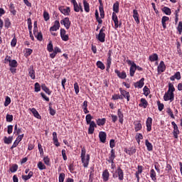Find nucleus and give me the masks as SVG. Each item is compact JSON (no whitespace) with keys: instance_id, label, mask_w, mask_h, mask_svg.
Here are the masks:
<instances>
[{"instance_id":"f257e3e1","label":"nucleus","mask_w":182,"mask_h":182,"mask_svg":"<svg viewBox=\"0 0 182 182\" xmlns=\"http://www.w3.org/2000/svg\"><path fill=\"white\" fill-rule=\"evenodd\" d=\"M81 147V161L83 164V167H85V168H87L88 166H89V161H90V155L89 154H87L86 155V148H85V146Z\"/></svg>"},{"instance_id":"f03ea898","label":"nucleus","mask_w":182,"mask_h":182,"mask_svg":"<svg viewBox=\"0 0 182 182\" xmlns=\"http://www.w3.org/2000/svg\"><path fill=\"white\" fill-rule=\"evenodd\" d=\"M113 178H117L119 180V181H123L124 180V172L123 171V169L120 166H118L117 170L115 171V173L112 174Z\"/></svg>"},{"instance_id":"7ed1b4c3","label":"nucleus","mask_w":182,"mask_h":182,"mask_svg":"<svg viewBox=\"0 0 182 182\" xmlns=\"http://www.w3.org/2000/svg\"><path fill=\"white\" fill-rule=\"evenodd\" d=\"M105 32H106V27L103 26L100 29V33H99L98 36H97V41H99L102 43H105V41L106 39V33Z\"/></svg>"},{"instance_id":"20e7f679","label":"nucleus","mask_w":182,"mask_h":182,"mask_svg":"<svg viewBox=\"0 0 182 182\" xmlns=\"http://www.w3.org/2000/svg\"><path fill=\"white\" fill-rule=\"evenodd\" d=\"M127 63L131 67L129 68V75L131 77H133L134 76V73H136V64L134 62L130 60H127Z\"/></svg>"},{"instance_id":"39448f33","label":"nucleus","mask_w":182,"mask_h":182,"mask_svg":"<svg viewBox=\"0 0 182 182\" xmlns=\"http://www.w3.org/2000/svg\"><path fill=\"white\" fill-rule=\"evenodd\" d=\"M112 19L114 23L115 29H117V28H122V21H119V18L117 17V14H116V13L112 12Z\"/></svg>"},{"instance_id":"423d86ee","label":"nucleus","mask_w":182,"mask_h":182,"mask_svg":"<svg viewBox=\"0 0 182 182\" xmlns=\"http://www.w3.org/2000/svg\"><path fill=\"white\" fill-rule=\"evenodd\" d=\"M116 159V151L114 149H112L110 151V153L109 154V157L107 159L108 163H111L112 164H114V159Z\"/></svg>"},{"instance_id":"0eeeda50","label":"nucleus","mask_w":182,"mask_h":182,"mask_svg":"<svg viewBox=\"0 0 182 182\" xmlns=\"http://www.w3.org/2000/svg\"><path fill=\"white\" fill-rule=\"evenodd\" d=\"M60 35L62 41L64 42L69 41V35L66 34V30L65 28H60Z\"/></svg>"},{"instance_id":"6e6552de","label":"nucleus","mask_w":182,"mask_h":182,"mask_svg":"<svg viewBox=\"0 0 182 182\" xmlns=\"http://www.w3.org/2000/svg\"><path fill=\"white\" fill-rule=\"evenodd\" d=\"M164 100L165 102H173L174 100V93L168 92V91L164 95Z\"/></svg>"},{"instance_id":"1a4fd4ad","label":"nucleus","mask_w":182,"mask_h":182,"mask_svg":"<svg viewBox=\"0 0 182 182\" xmlns=\"http://www.w3.org/2000/svg\"><path fill=\"white\" fill-rule=\"evenodd\" d=\"M61 25H64L65 28L69 29L70 28L71 22L69 17H65L64 19L60 21Z\"/></svg>"},{"instance_id":"9d476101","label":"nucleus","mask_w":182,"mask_h":182,"mask_svg":"<svg viewBox=\"0 0 182 182\" xmlns=\"http://www.w3.org/2000/svg\"><path fill=\"white\" fill-rule=\"evenodd\" d=\"M59 11L61 12V14H63V15H65V16H69L70 14V7H66L65 9L64 6H60L58 8Z\"/></svg>"},{"instance_id":"9b49d317","label":"nucleus","mask_w":182,"mask_h":182,"mask_svg":"<svg viewBox=\"0 0 182 182\" xmlns=\"http://www.w3.org/2000/svg\"><path fill=\"white\" fill-rule=\"evenodd\" d=\"M59 28H60V23L59 21L56 20L54 21L53 26L50 28V32H55L56 31H59Z\"/></svg>"},{"instance_id":"f8f14e48","label":"nucleus","mask_w":182,"mask_h":182,"mask_svg":"<svg viewBox=\"0 0 182 182\" xmlns=\"http://www.w3.org/2000/svg\"><path fill=\"white\" fill-rule=\"evenodd\" d=\"M143 173V166H138L137 171L135 173V177L136 178L137 182H140V174Z\"/></svg>"},{"instance_id":"ddd939ff","label":"nucleus","mask_w":182,"mask_h":182,"mask_svg":"<svg viewBox=\"0 0 182 182\" xmlns=\"http://www.w3.org/2000/svg\"><path fill=\"white\" fill-rule=\"evenodd\" d=\"M90 124V127L88 128V134H93L95 133V129L97 127V125L96 124V122L95 121H92V122Z\"/></svg>"},{"instance_id":"4468645a","label":"nucleus","mask_w":182,"mask_h":182,"mask_svg":"<svg viewBox=\"0 0 182 182\" xmlns=\"http://www.w3.org/2000/svg\"><path fill=\"white\" fill-rule=\"evenodd\" d=\"M153 124V118L149 117L146 121V131L151 132V126Z\"/></svg>"},{"instance_id":"2eb2a0df","label":"nucleus","mask_w":182,"mask_h":182,"mask_svg":"<svg viewBox=\"0 0 182 182\" xmlns=\"http://www.w3.org/2000/svg\"><path fill=\"white\" fill-rule=\"evenodd\" d=\"M119 92L123 97L127 99V102H130V92L123 90L122 88H119Z\"/></svg>"},{"instance_id":"dca6fc26","label":"nucleus","mask_w":182,"mask_h":182,"mask_svg":"<svg viewBox=\"0 0 182 182\" xmlns=\"http://www.w3.org/2000/svg\"><path fill=\"white\" fill-rule=\"evenodd\" d=\"M158 73H163V72H166V64H164V61H161L158 68H157Z\"/></svg>"},{"instance_id":"f3484780","label":"nucleus","mask_w":182,"mask_h":182,"mask_svg":"<svg viewBox=\"0 0 182 182\" xmlns=\"http://www.w3.org/2000/svg\"><path fill=\"white\" fill-rule=\"evenodd\" d=\"M28 76H30V77L33 79V80H35V79H36V75H35V70L33 69V65H31L28 68Z\"/></svg>"},{"instance_id":"a211bd4d","label":"nucleus","mask_w":182,"mask_h":182,"mask_svg":"<svg viewBox=\"0 0 182 182\" xmlns=\"http://www.w3.org/2000/svg\"><path fill=\"white\" fill-rule=\"evenodd\" d=\"M135 132H140L143 129V125L141 124V121H136L134 122Z\"/></svg>"},{"instance_id":"6ab92c4d","label":"nucleus","mask_w":182,"mask_h":182,"mask_svg":"<svg viewBox=\"0 0 182 182\" xmlns=\"http://www.w3.org/2000/svg\"><path fill=\"white\" fill-rule=\"evenodd\" d=\"M136 23H137V25H139V23H140V19L139 18V17L140 16V15L139 14V11H137L136 9H134L133 10V15H132Z\"/></svg>"},{"instance_id":"aec40b11","label":"nucleus","mask_w":182,"mask_h":182,"mask_svg":"<svg viewBox=\"0 0 182 182\" xmlns=\"http://www.w3.org/2000/svg\"><path fill=\"white\" fill-rule=\"evenodd\" d=\"M114 72L119 79H126L127 77V74L124 71L120 72L119 70H115Z\"/></svg>"},{"instance_id":"412c9836","label":"nucleus","mask_w":182,"mask_h":182,"mask_svg":"<svg viewBox=\"0 0 182 182\" xmlns=\"http://www.w3.org/2000/svg\"><path fill=\"white\" fill-rule=\"evenodd\" d=\"M117 116L119 117V122L121 124H123V122H124V114L122 112V109H118L117 110Z\"/></svg>"},{"instance_id":"4be33fe9","label":"nucleus","mask_w":182,"mask_h":182,"mask_svg":"<svg viewBox=\"0 0 182 182\" xmlns=\"http://www.w3.org/2000/svg\"><path fill=\"white\" fill-rule=\"evenodd\" d=\"M176 79V80H180V79H181V73L179 71L176 72L173 75L170 77V80L172 82H174Z\"/></svg>"},{"instance_id":"5701e85b","label":"nucleus","mask_w":182,"mask_h":182,"mask_svg":"<svg viewBox=\"0 0 182 182\" xmlns=\"http://www.w3.org/2000/svg\"><path fill=\"white\" fill-rule=\"evenodd\" d=\"M99 137H100V140L101 143H106V139L107 137L106 132H100L99 133Z\"/></svg>"},{"instance_id":"b1692460","label":"nucleus","mask_w":182,"mask_h":182,"mask_svg":"<svg viewBox=\"0 0 182 182\" xmlns=\"http://www.w3.org/2000/svg\"><path fill=\"white\" fill-rule=\"evenodd\" d=\"M29 110L33 114L34 117L39 119H42V117L39 114V112H38L36 108H29Z\"/></svg>"},{"instance_id":"393cba45","label":"nucleus","mask_w":182,"mask_h":182,"mask_svg":"<svg viewBox=\"0 0 182 182\" xmlns=\"http://www.w3.org/2000/svg\"><path fill=\"white\" fill-rule=\"evenodd\" d=\"M33 177V171H31L28 175H22L21 178L24 181H28V180H31Z\"/></svg>"},{"instance_id":"a878e982","label":"nucleus","mask_w":182,"mask_h":182,"mask_svg":"<svg viewBox=\"0 0 182 182\" xmlns=\"http://www.w3.org/2000/svg\"><path fill=\"white\" fill-rule=\"evenodd\" d=\"M144 86V77H142L138 82H135L134 87H139V89H141Z\"/></svg>"},{"instance_id":"bb28decb","label":"nucleus","mask_w":182,"mask_h":182,"mask_svg":"<svg viewBox=\"0 0 182 182\" xmlns=\"http://www.w3.org/2000/svg\"><path fill=\"white\" fill-rule=\"evenodd\" d=\"M150 177L152 181L156 182L157 181V173L154 169H151L150 171Z\"/></svg>"},{"instance_id":"cd10ccee","label":"nucleus","mask_w":182,"mask_h":182,"mask_svg":"<svg viewBox=\"0 0 182 182\" xmlns=\"http://www.w3.org/2000/svg\"><path fill=\"white\" fill-rule=\"evenodd\" d=\"M139 107H144V109H146L147 106H149V102L146 100V98L141 99V103L139 104Z\"/></svg>"},{"instance_id":"c85d7f7f","label":"nucleus","mask_w":182,"mask_h":182,"mask_svg":"<svg viewBox=\"0 0 182 182\" xmlns=\"http://www.w3.org/2000/svg\"><path fill=\"white\" fill-rule=\"evenodd\" d=\"M41 89L45 92L48 96H50L52 95V91L50 90V89L46 86V84H42L41 85Z\"/></svg>"},{"instance_id":"c756f323","label":"nucleus","mask_w":182,"mask_h":182,"mask_svg":"<svg viewBox=\"0 0 182 182\" xmlns=\"http://www.w3.org/2000/svg\"><path fill=\"white\" fill-rule=\"evenodd\" d=\"M173 134L175 139H178V134H180V130L178 129V126L176 125L173 127Z\"/></svg>"},{"instance_id":"7c9ffc66","label":"nucleus","mask_w":182,"mask_h":182,"mask_svg":"<svg viewBox=\"0 0 182 182\" xmlns=\"http://www.w3.org/2000/svg\"><path fill=\"white\" fill-rule=\"evenodd\" d=\"M109 171L107 169H105L103 172H102V178L104 181H109Z\"/></svg>"},{"instance_id":"2f4dec72","label":"nucleus","mask_w":182,"mask_h":182,"mask_svg":"<svg viewBox=\"0 0 182 182\" xmlns=\"http://www.w3.org/2000/svg\"><path fill=\"white\" fill-rule=\"evenodd\" d=\"M124 151L127 154H129V156H133V154L136 153V149L132 146L129 149H125Z\"/></svg>"},{"instance_id":"473e14b6","label":"nucleus","mask_w":182,"mask_h":182,"mask_svg":"<svg viewBox=\"0 0 182 182\" xmlns=\"http://www.w3.org/2000/svg\"><path fill=\"white\" fill-rule=\"evenodd\" d=\"M149 60L150 62H156V60H159V55H157V53H153L149 55Z\"/></svg>"},{"instance_id":"72a5a7b5","label":"nucleus","mask_w":182,"mask_h":182,"mask_svg":"<svg viewBox=\"0 0 182 182\" xmlns=\"http://www.w3.org/2000/svg\"><path fill=\"white\" fill-rule=\"evenodd\" d=\"M83 5H84V10L87 12V14H89V12H90V6L87 3V1L83 0Z\"/></svg>"},{"instance_id":"f704fd0d","label":"nucleus","mask_w":182,"mask_h":182,"mask_svg":"<svg viewBox=\"0 0 182 182\" xmlns=\"http://www.w3.org/2000/svg\"><path fill=\"white\" fill-rule=\"evenodd\" d=\"M145 145L146 146L148 151H153V144L150 143V141H149L148 139H146Z\"/></svg>"},{"instance_id":"c9c22d12","label":"nucleus","mask_w":182,"mask_h":182,"mask_svg":"<svg viewBox=\"0 0 182 182\" xmlns=\"http://www.w3.org/2000/svg\"><path fill=\"white\" fill-rule=\"evenodd\" d=\"M14 140V136H4V141L5 144H11Z\"/></svg>"},{"instance_id":"e433bc0d","label":"nucleus","mask_w":182,"mask_h":182,"mask_svg":"<svg viewBox=\"0 0 182 182\" xmlns=\"http://www.w3.org/2000/svg\"><path fill=\"white\" fill-rule=\"evenodd\" d=\"M119 1H116L113 4V8H112V10L114 12V14H119Z\"/></svg>"},{"instance_id":"4c0bfd02","label":"nucleus","mask_w":182,"mask_h":182,"mask_svg":"<svg viewBox=\"0 0 182 182\" xmlns=\"http://www.w3.org/2000/svg\"><path fill=\"white\" fill-rule=\"evenodd\" d=\"M95 19L97 22H98L99 25H102L103 23V20L99 16V11L95 10Z\"/></svg>"},{"instance_id":"58836bf2","label":"nucleus","mask_w":182,"mask_h":182,"mask_svg":"<svg viewBox=\"0 0 182 182\" xmlns=\"http://www.w3.org/2000/svg\"><path fill=\"white\" fill-rule=\"evenodd\" d=\"M161 11L165 15H171V9L167 6L162 8Z\"/></svg>"},{"instance_id":"ea45409f","label":"nucleus","mask_w":182,"mask_h":182,"mask_svg":"<svg viewBox=\"0 0 182 182\" xmlns=\"http://www.w3.org/2000/svg\"><path fill=\"white\" fill-rule=\"evenodd\" d=\"M90 176L89 180L90 181H93V177H95V167L92 166L90 167Z\"/></svg>"},{"instance_id":"a19ab883","label":"nucleus","mask_w":182,"mask_h":182,"mask_svg":"<svg viewBox=\"0 0 182 182\" xmlns=\"http://www.w3.org/2000/svg\"><path fill=\"white\" fill-rule=\"evenodd\" d=\"M97 126H105L106 124V118L97 119Z\"/></svg>"},{"instance_id":"79ce46f5","label":"nucleus","mask_w":182,"mask_h":182,"mask_svg":"<svg viewBox=\"0 0 182 182\" xmlns=\"http://www.w3.org/2000/svg\"><path fill=\"white\" fill-rule=\"evenodd\" d=\"M71 4L73 5L75 12H79V4L76 0H71Z\"/></svg>"},{"instance_id":"37998d69","label":"nucleus","mask_w":182,"mask_h":182,"mask_svg":"<svg viewBox=\"0 0 182 182\" xmlns=\"http://www.w3.org/2000/svg\"><path fill=\"white\" fill-rule=\"evenodd\" d=\"M9 10L11 14H12V15L14 16L16 15V10H15V5L13 3L10 4Z\"/></svg>"},{"instance_id":"c03bdc74","label":"nucleus","mask_w":182,"mask_h":182,"mask_svg":"<svg viewBox=\"0 0 182 182\" xmlns=\"http://www.w3.org/2000/svg\"><path fill=\"white\" fill-rule=\"evenodd\" d=\"M93 119V117L90 114H87L85 117V121L87 124H90L92 123V120Z\"/></svg>"},{"instance_id":"a18cd8bd","label":"nucleus","mask_w":182,"mask_h":182,"mask_svg":"<svg viewBox=\"0 0 182 182\" xmlns=\"http://www.w3.org/2000/svg\"><path fill=\"white\" fill-rule=\"evenodd\" d=\"M168 93H174L176 92V88L174 87V85L171 82L168 83V90L167 91Z\"/></svg>"},{"instance_id":"49530a36","label":"nucleus","mask_w":182,"mask_h":182,"mask_svg":"<svg viewBox=\"0 0 182 182\" xmlns=\"http://www.w3.org/2000/svg\"><path fill=\"white\" fill-rule=\"evenodd\" d=\"M11 20H9V18H6L4 19V26L6 28V29H9L11 28Z\"/></svg>"},{"instance_id":"de8ad7c7","label":"nucleus","mask_w":182,"mask_h":182,"mask_svg":"<svg viewBox=\"0 0 182 182\" xmlns=\"http://www.w3.org/2000/svg\"><path fill=\"white\" fill-rule=\"evenodd\" d=\"M96 65L99 69H101V70H105V69H106V66H105V64L102 61H97Z\"/></svg>"},{"instance_id":"09e8293b","label":"nucleus","mask_w":182,"mask_h":182,"mask_svg":"<svg viewBox=\"0 0 182 182\" xmlns=\"http://www.w3.org/2000/svg\"><path fill=\"white\" fill-rule=\"evenodd\" d=\"M9 65L10 68H18V61L16 60H11Z\"/></svg>"},{"instance_id":"8fccbe9b","label":"nucleus","mask_w":182,"mask_h":182,"mask_svg":"<svg viewBox=\"0 0 182 182\" xmlns=\"http://www.w3.org/2000/svg\"><path fill=\"white\" fill-rule=\"evenodd\" d=\"M37 167L39 170H46V166L42 161L38 163Z\"/></svg>"},{"instance_id":"3c124183","label":"nucleus","mask_w":182,"mask_h":182,"mask_svg":"<svg viewBox=\"0 0 182 182\" xmlns=\"http://www.w3.org/2000/svg\"><path fill=\"white\" fill-rule=\"evenodd\" d=\"M166 113H168V116H170L171 119H176V117H174V114L173 113V110H171V108L168 107L166 109Z\"/></svg>"},{"instance_id":"603ef678","label":"nucleus","mask_w":182,"mask_h":182,"mask_svg":"<svg viewBox=\"0 0 182 182\" xmlns=\"http://www.w3.org/2000/svg\"><path fill=\"white\" fill-rule=\"evenodd\" d=\"M100 15L101 19H105V7H99Z\"/></svg>"},{"instance_id":"864d4df0","label":"nucleus","mask_w":182,"mask_h":182,"mask_svg":"<svg viewBox=\"0 0 182 182\" xmlns=\"http://www.w3.org/2000/svg\"><path fill=\"white\" fill-rule=\"evenodd\" d=\"M35 37L36 38V39H38V41H40V42L43 41V36L42 35V32L37 33Z\"/></svg>"},{"instance_id":"5fc2aeb1","label":"nucleus","mask_w":182,"mask_h":182,"mask_svg":"<svg viewBox=\"0 0 182 182\" xmlns=\"http://www.w3.org/2000/svg\"><path fill=\"white\" fill-rule=\"evenodd\" d=\"M18 42V40L16 39V36L14 35L13 39L11 40V46L12 48H15V46H16V43Z\"/></svg>"},{"instance_id":"6e6d98bb","label":"nucleus","mask_w":182,"mask_h":182,"mask_svg":"<svg viewBox=\"0 0 182 182\" xmlns=\"http://www.w3.org/2000/svg\"><path fill=\"white\" fill-rule=\"evenodd\" d=\"M11 173H16L18 171V164H13L10 168Z\"/></svg>"},{"instance_id":"4d7b16f0","label":"nucleus","mask_w":182,"mask_h":182,"mask_svg":"<svg viewBox=\"0 0 182 182\" xmlns=\"http://www.w3.org/2000/svg\"><path fill=\"white\" fill-rule=\"evenodd\" d=\"M144 95L145 96H149L150 95V89L147 86H144L143 88Z\"/></svg>"},{"instance_id":"13d9d810","label":"nucleus","mask_w":182,"mask_h":182,"mask_svg":"<svg viewBox=\"0 0 182 182\" xmlns=\"http://www.w3.org/2000/svg\"><path fill=\"white\" fill-rule=\"evenodd\" d=\"M9 105H11V97L6 96L5 98L4 106L5 107H8Z\"/></svg>"},{"instance_id":"bf43d9fd","label":"nucleus","mask_w":182,"mask_h":182,"mask_svg":"<svg viewBox=\"0 0 182 182\" xmlns=\"http://www.w3.org/2000/svg\"><path fill=\"white\" fill-rule=\"evenodd\" d=\"M33 52V50L32 49L26 48V53H25L26 58H28V57L31 56V55H32Z\"/></svg>"},{"instance_id":"052dcab7","label":"nucleus","mask_w":182,"mask_h":182,"mask_svg":"<svg viewBox=\"0 0 182 182\" xmlns=\"http://www.w3.org/2000/svg\"><path fill=\"white\" fill-rule=\"evenodd\" d=\"M176 29L178 32V34L181 35V33H182V21L178 22V26L176 27Z\"/></svg>"},{"instance_id":"680f3d73","label":"nucleus","mask_w":182,"mask_h":182,"mask_svg":"<svg viewBox=\"0 0 182 182\" xmlns=\"http://www.w3.org/2000/svg\"><path fill=\"white\" fill-rule=\"evenodd\" d=\"M34 90L38 93V92H41V85L39 82H36L34 85Z\"/></svg>"},{"instance_id":"e2e57ef3","label":"nucleus","mask_w":182,"mask_h":182,"mask_svg":"<svg viewBox=\"0 0 182 182\" xmlns=\"http://www.w3.org/2000/svg\"><path fill=\"white\" fill-rule=\"evenodd\" d=\"M111 65H112V58H107V72H109Z\"/></svg>"},{"instance_id":"0e129e2a","label":"nucleus","mask_w":182,"mask_h":182,"mask_svg":"<svg viewBox=\"0 0 182 182\" xmlns=\"http://www.w3.org/2000/svg\"><path fill=\"white\" fill-rule=\"evenodd\" d=\"M47 50L49 52H53V44H52V41H50L47 46Z\"/></svg>"},{"instance_id":"69168bd1","label":"nucleus","mask_w":182,"mask_h":182,"mask_svg":"<svg viewBox=\"0 0 182 182\" xmlns=\"http://www.w3.org/2000/svg\"><path fill=\"white\" fill-rule=\"evenodd\" d=\"M74 90L75 92V95H79V84L77 82L74 83Z\"/></svg>"},{"instance_id":"338daca9","label":"nucleus","mask_w":182,"mask_h":182,"mask_svg":"<svg viewBox=\"0 0 182 182\" xmlns=\"http://www.w3.org/2000/svg\"><path fill=\"white\" fill-rule=\"evenodd\" d=\"M157 105H158V109H159V112H162L163 109H164V104L160 102V101H158Z\"/></svg>"},{"instance_id":"774afa93","label":"nucleus","mask_w":182,"mask_h":182,"mask_svg":"<svg viewBox=\"0 0 182 182\" xmlns=\"http://www.w3.org/2000/svg\"><path fill=\"white\" fill-rule=\"evenodd\" d=\"M59 182L65 181V173H61L58 177Z\"/></svg>"}]
</instances>
